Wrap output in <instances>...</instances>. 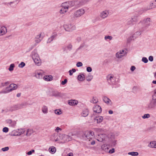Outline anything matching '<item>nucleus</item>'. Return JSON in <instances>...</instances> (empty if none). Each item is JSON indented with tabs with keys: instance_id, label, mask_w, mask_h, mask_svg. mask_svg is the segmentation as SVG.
Masks as SVG:
<instances>
[{
	"instance_id": "55",
	"label": "nucleus",
	"mask_w": 156,
	"mask_h": 156,
	"mask_svg": "<svg viewBox=\"0 0 156 156\" xmlns=\"http://www.w3.org/2000/svg\"><path fill=\"white\" fill-rule=\"evenodd\" d=\"M115 149L114 148H112L111 150H110L109 151V153L110 154H112L114 152Z\"/></svg>"
},
{
	"instance_id": "32",
	"label": "nucleus",
	"mask_w": 156,
	"mask_h": 156,
	"mask_svg": "<svg viewBox=\"0 0 156 156\" xmlns=\"http://www.w3.org/2000/svg\"><path fill=\"white\" fill-rule=\"evenodd\" d=\"M52 78V77L51 76H45L44 77V80L47 81H49L51 80Z\"/></svg>"
},
{
	"instance_id": "3",
	"label": "nucleus",
	"mask_w": 156,
	"mask_h": 156,
	"mask_svg": "<svg viewBox=\"0 0 156 156\" xmlns=\"http://www.w3.org/2000/svg\"><path fill=\"white\" fill-rule=\"evenodd\" d=\"M43 34V33L41 32L36 36L34 39L35 43L32 45V48H34L41 42L44 37Z\"/></svg>"
},
{
	"instance_id": "62",
	"label": "nucleus",
	"mask_w": 156,
	"mask_h": 156,
	"mask_svg": "<svg viewBox=\"0 0 156 156\" xmlns=\"http://www.w3.org/2000/svg\"><path fill=\"white\" fill-rule=\"evenodd\" d=\"M69 75L70 76H71V75H73V73L72 72V70H70L69 71Z\"/></svg>"
},
{
	"instance_id": "27",
	"label": "nucleus",
	"mask_w": 156,
	"mask_h": 156,
	"mask_svg": "<svg viewBox=\"0 0 156 156\" xmlns=\"http://www.w3.org/2000/svg\"><path fill=\"white\" fill-rule=\"evenodd\" d=\"M85 78V76L83 74H80L78 76V80L80 81H83L84 80Z\"/></svg>"
},
{
	"instance_id": "26",
	"label": "nucleus",
	"mask_w": 156,
	"mask_h": 156,
	"mask_svg": "<svg viewBox=\"0 0 156 156\" xmlns=\"http://www.w3.org/2000/svg\"><path fill=\"white\" fill-rule=\"evenodd\" d=\"M148 146L151 148H156V141H152L149 144Z\"/></svg>"
},
{
	"instance_id": "36",
	"label": "nucleus",
	"mask_w": 156,
	"mask_h": 156,
	"mask_svg": "<svg viewBox=\"0 0 156 156\" xmlns=\"http://www.w3.org/2000/svg\"><path fill=\"white\" fill-rule=\"evenodd\" d=\"M131 19L132 20L135 22L138 20V16H134L132 17Z\"/></svg>"
},
{
	"instance_id": "54",
	"label": "nucleus",
	"mask_w": 156,
	"mask_h": 156,
	"mask_svg": "<svg viewBox=\"0 0 156 156\" xmlns=\"http://www.w3.org/2000/svg\"><path fill=\"white\" fill-rule=\"evenodd\" d=\"M67 82V80L66 79H65L64 81H63L61 82V84L62 85L65 84Z\"/></svg>"
},
{
	"instance_id": "41",
	"label": "nucleus",
	"mask_w": 156,
	"mask_h": 156,
	"mask_svg": "<svg viewBox=\"0 0 156 156\" xmlns=\"http://www.w3.org/2000/svg\"><path fill=\"white\" fill-rule=\"evenodd\" d=\"M62 130V129L59 127H57L56 129H55V131L58 133L59 132L61 131Z\"/></svg>"
},
{
	"instance_id": "53",
	"label": "nucleus",
	"mask_w": 156,
	"mask_h": 156,
	"mask_svg": "<svg viewBox=\"0 0 156 156\" xmlns=\"http://www.w3.org/2000/svg\"><path fill=\"white\" fill-rule=\"evenodd\" d=\"M9 84V82L8 81V82H6L5 83H2V86H5L8 85Z\"/></svg>"
},
{
	"instance_id": "5",
	"label": "nucleus",
	"mask_w": 156,
	"mask_h": 156,
	"mask_svg": "<svg viewBox=\"0 0 156 156\" xmlns=\"http://www.w3.org/2000/svg\"><path fill=\"white\" fill-rule=\"evenodd\" d=\"M65 30L68 32H72L76 29V26L73 24H66L63 26Z\"/></svg>"
},
{
	"instance_id": "57",
	"label": "nucleus",
	"mask_w": 156,
	"mask_h": 156,
	"mask_svg": "<svg viewBox=\"0 0 156 156\" xmlns=\"http://www.w3.org/2000/svg\"><path fill=\"white\" fill-rule=\"evenodd\" d=\"M152 99H156V93L154 92V94L152 96Z\"/></svg>"
},
{
	"instance_id": "11",
	"label": "nucleus",
	"mask_w": 156,
	"mask_h": 156,
	"mask_svg": "<svg viewBox=\"0 0 156 156\" xmlns=\"http://www.w3.org/2000/svg\"><path fill=\"white\" fill-rule=\"evenodd\" d=\"M156 7V0L151 1L149 6L144 9L143 10V12L146 11L148 10L151 9L153 8Z\"/></svg>"
},
{
	"instance_id": "14",
	"label": "nucleus",
	"mask_w": 156,
	"mask_h": 156,
	"mask_svg": "<svg viewBox=\"0 0 156 156\" xmlns=\"http://www.w3.org/2000/svg\"><path fill=\"white\" fill-rule=\"evenodd\" d=\"M126 50H122L118 51L116 54V56L117 58H120L126 55Z\"/></svg>"
},
{
	"instance_id": "64",
	"label": "nucleus",
	"mask_w": 156,
	"mask_h": 156,
	"mask_svg": "<svg viewBox=\"0 0 156 156\" xmlns=\"http://www.w3.org/2000/svg\"><path fill=\"white\" fill-rule=\"evenodd\" d=\"M108 113L109 114H112L113 113V111L112 110H109L108 111Z\"/></svg>"
},
{
	"instance_id": "25",
	"label": "nucleus",
	"mask_w": 156,
	"mask_h": 156,
	"mask_svg": "<svg viewBox=\"0 0 156 156\" xmlns=\"http://www.w3.org/2000/svg\"><path fill=\"white\" fill-rule=\"evenodd\" d=\"M103 100L104 102L107 104L112 105V102L111 100L106 97H104Z\"/></svg>"
},
{
	"instance_id": "39",
	"label": "nucleus",
	"mask_w": 156,
	"mask_h": 156,
	"mask_svg": "<svg viewBox=\"0 0 156 156\" xmlns=\"http://www.w3.org/2000/svg\"><path fill=\"white\" fill-rule=\"evenodd\" d=\"M94 130L98 133H102L104 131V130L101 129L96 128L94 129Z\"/></svg>"
},
{
	"instance_id": "42",
	"label": "nucleus",
	"mask_w": 156,
	"mask_h": 156,
	"mask_svg": "<svg viewBox=\"0 0 156 156\" xmlns=\"http://www.w3.org/2000/svg\"><path fill=\"white\" fill-rule=\"evenodd\" d=\"M55 113L56 114L59 115L61 114V112L59 110L57 109L55 111Z\"/></svg>"
},
{
	"instance_id": "8",
	"label": "nucleus",
	"mask_w": 156,
	"mask_h": 156,
	"mask_svg": "<svg viewBox=\"0 0 156 156\" xmlns=\"http://www.w3.org/2000/svg\"><path fill=\"white\" fill-rule=\"evenodd\" d=\"M108 83L111 85H115L116 83L115 78L113 76L111 75H108L107 77Z\"/></svg>"
},
{
	"instance_id": "9",
	"label": "nucleus",
	"mask_w": 156,
	"mask_h": 156,
	"mask_svg": "<svg viewBox=\"0 0 156 156\" xmlns=\"http://www.w3.org/2000/svg\"><path fill=\"white\" fill-rule=\"evenodd\" d=\"M141 34L140 32L137 31L129 37L127 39L128 42H129L132 40H133Z\"/></svg>"
},
{
	"instance_id": "52",
	"label": "nucleus",
	"mask_w": 156,
	"mask_h": 156,
	"mask_svg": "<svg viewBox=\"0 0 156 156\" xmlns=\"http://www.w3.org/2000/svg\"><path fill=\"white\" fill-rule=\"evenodd\" d=\"M87 71L88 72H90L92 71V69L90 67H88L87 68Z\"/></svg>"
},
{
	"instance_id": "10",
	"label": "nucleus",
	"mask_w": 156,
	"mask_h": 156,
	"mask_svg": "<svg viewBox=\"0 0 156 156\" xmlns=\"http://www.w3.org/2000/svg\"><path fill=\"white\" fill-rule=\"evenodd\" d=\"M85 136L88 139H91L94 136V133L93 131H87L84 133Z\"/></svg>"
},
{
	"instance_id": "56",
	"label": "nucleus",
	"mask_w": 156,
	"mask_h": 156,
	"mask_svg": "<svg viewBox=\"0 0 156 156\" xmlns=\"http://www.w3.org/2000/svg\"><path fill=\"white\" fill-rule=\"evenodd\" d=\"M148 59L151 62H152L153 60V58L152 56H150L149 57Z\"/></svg>"
},
{
	"instance_id": "21",
	"label": "nucleus",
	"mask_w": 156,
	"mask_h": 156,
	"mask_svg": "<svg viewBox=\"0 0 156 156\" xmlns=\"http://www.w3.org/2000/svg\"><path fill=\"white\" fill-rule=\"evenodd\" d=\"M94 111L97 113H100L102 111L101 107L99 105H96L93 108Z\"/></svg>"
},
{
	"instance_id": "29",
	"label": "nucleus",
	"mask_w": 156,
	"mask_h": 156,
	"mask_svg": "<svg viewBox=\"0 0 156 156\" xmlns=\"http://www.w3.org/2000/svg\"><path fill=\"white\" fill-rule=\"evenodd\" d=\"M88 115V110L87 109H85L81 113L82 116L84 117L87 116Z\"/></svg>"
},
{
	"instance_id": "24",
	"label": "nucleus",
	"mask_w": 156,
	"mask_h": 156,
	"mask_svg": "<svg viewBox=\"0 0 156 156\" xmlns=\"http://www.w3.org/2000/svg\"><path fill=\"white\" fill-rule=\"evenodd\" d=\"M103 117L101 116H98L94 118V120L95 121H96L97 123H99L101 122L103 120Z\"/></svg>"
},
{
	"instance_id": "37",
	"label": "nucleus",
	"mask_w": 156,
	"mask_h": 156,
	"mask_svg": "<svg viewBox=\"0 0 156 156\" xmlns=\"http://www.w3.org/2000/svg\"><path fill=\"white\" fill-rule=\"evenodd\" d=\"M135 23L131 19L129 20L127 22V24L128 25H133Z\"/></svg>"
},
{
	"instance_id": "38",
	"label": "nucleus",
	"mask_w": 156,
	"mask_h": 156,
	"mask_svg": "<svg viewBox=\"0 0 156 156\" xmlns=\"http://www.w3.org/2000/svg\"><path fill=\"white\" fill-rule=\"evenodd\" d=\"M150 117V115L149 114H145L142 116L143 119H147Z\"/></svg>"
},
{
	"instance_id": "18",
	"label": "nucleus",
	"mask_w": 156,
	"mask_h": 156,
	"mask_svg": "<svg viewBox=\"0 0 156 156\" xmlns=\"http://www.w3.org/2000/svg\"><path fill=\"white\" fill-rule=\"evenodd\" d=\"M156 106V99H153L150 101L148 105V108L149 109L154 108Z\"/></svg>"
},
{
	"instance_id": "16",
	"label": "nucleus",
	"mask_w": 156,
	"mask_h": 156,
	"mask_svg": "<svg viewBox=\"0 0 156 156\" xmlns=\"http://www.w3.org/2000/svg\"><path fill=\"white\" fill-rule=\"evenodd\" d=\"M35 76L38 79L42 78L43 76V72L41 70H37L36 71L35 73Z\"/></svg>"
},
{
	"instance_id": "19",
	"label": "nucleus",
	"mask_w": 156,
	"mask_h": 156,
	"mask_svg": "<svg viewBox=\"0 0 156 156\" xmlns=\"http://www.w3.org/2000/svg\"><path fill=\"white\" fill-rule=\"evenodd\" d=\"M50 139L51 140L55 142L59 141V136H58V134L55 133H53L51 135Z\"/></svg>"
},
{
	"instance_id": "44",
	"label": "nucleus",
	"mask_w": 156,
	"mask_h": 156,
	"mask_svg": "<svg viewBox=\"0 0 156 156\" xmlns=\"http://www.w3.org/2000/svg\"><path fill=\"white\" fill-rule=\"evenodd\" d=\"M112 37L111 36H105V39L106 40H107L108 39H109L110 40H111L112 39Z\"/></svg>"
},
{
	"instance_id": "34",
	"label": "nucleus",
	"mask_w": 156,
	"mask_h": 156,
	"mask_svg": "<svg viewBox=\"0 0 156 156\" xmlns=\"http://www.w3.org/2000/svg\"><path fill=\"white\" fill-rule=\"evenodd\" d=\"M98 101V100L96 98H93L90 101V102L93 103H96Z\"/></svg>"
},
{
	"instance_id": "4",
	"label": "nucleus",
	"mask_w": 156,
	"mask_h": 156,
	"mask_svg": "<svg viewBox=\"0 0 156 156\" xmlns=\"http://www.w3.org/2000/svg\"><path fill=\"white\" fill-rule=\"evenodd\" d=\"M85 10L83 9H79L76 11L72 15L74 19H76L83 16L85 13Z\"/></svg>"
},
{
	"instance_id": "43",
	"label": "nucleus",
	"mask_w": 156,
	"mask_h": 156,
	"mask_svg": "<svg viewBox=\"0 0 156 156\" xmlns=\"http://www.w3.org/2000/svg\"><path fill=\"white\" fill-rule=\"evenodd\" d=\"M11 135L12 136H18L19 135L17 133V132H16L15 131H13L12 132V133L11 134Z\"/></svg>"
},
{
	"instance_id": "50",
	"label": "nucleus",
	"mask_w": 156,
	"mask_h": 156,
	"mask_svg": "<svg viewBox=\"0 0 156 156\" xmlns=\"http://www.w3.org/2000/svg\"><path fill=\"white\" fill-rule=\"evenodd\" d=\"M76 66L78 67H80L83 66V64L81 62H78L77 63Z\"/></svg>"
},
{
	"instance_id": "20",
	"label": "nucleus",
	"mask_w": 156,
	"mask_h": 156,
	"mask_svg": "<svg viewBox=\"0 0 156 156\" xmlns=\"http://www.w3.org/2000/svg\"><path fill=\"white\" fill-rule=\"evenodd\" d=\"M6 122L9 125V126L11 127H14L16 123V122L15 121H13L10 119L6 120Z\"/></svg>"
},
{
	"instance_id": "28",
	"label": "nucleus",
	"mask_w": 156,
	"mask_h": 156,
	"mask_svg": "<svg viewBox=\"0 0 156 156\" xmlns=\"http://www.w3.org/2000/svg\"><path fill=\"white\" fill-rule=\"evenodd\" d=\"M48 150L51 153L54 154L56 151V148L55 147L51 146L49 148Z\"/></svg>"
},
{
	"instance_id": "15",
	"label": "nucleus",
	"mask_w": 156,
	"mask_h": 156,
	"mask_svg": "<svg viewBox=\"0 0 156 156\" xmlns=\"http://www.w3.org/2000/svg\"><path fill=\"white\" fill-rule=\"evenodd\" d=\"M107 136L105 134L100 133L98 134L97 136V140L99 141L102 142L107 138Z\"/></svg>"
},
{
	"instance_id": "23",
	"label": "nucleus",
	"mask_w": 156,
	"mask_h": 156,
	"mask_svg": "<svg viewBox=\"0 0 156 156\" xmlns=\"http://www.w3.org/2000/svg\"><path fill=\"white\" fill-rule=\"evenodd\" d=\"M68 103L70 105L74 106L77 105L78 104V102L76 100L71 99L68 100Z\"/></svg>"
},
{
	"instance_id": "58",
	"label": "nucleus",
	"mask_w": 156,
	"mask_h": 156,
	"mask_svg": "<svg viewBox=\"0 0 156 156\" xmlns=\"http://www.w3.org/2000/svg\"><path fill=\"white\" fill-rule=\"evenodd\" d=\"M35 132L34 131L33 129H30V135L32 133H33Z\"/></svg>"
},
{
	"instance_id": "48",
	"label": "nucleus",
	"mask_w": 156,
	"mask_h": 156,
	"mask_svg": "<svg viewBox=\"0 0 156 156\" xmlns=\"http://www.w3.org/2000/svg\"><path fill=\"white\" fill-rule=\"evenodd\" d=\"M142 61L145 63H147L148 61V59L146 57H143L142 59Z\"/></svg>"
},
{
	"instance_id": "6",
	"label": "nucleus",
	"mask_w": 156,
	"mask_h": 156,
	"mask_svg": "<svg viewBox=\"0 0 156 156\" xmlns=\"http://www.w3.org/2000/svg\"><path fill=\"white\" fill-rule=\"evenodd\" d=\"M68 3L66 2L63 3L62 5V8L59 11V12L61 14H64L67 11L70 6L68 5Z\"/></svg>"
},
{
	"instance_id": "33",
	"label": "nucleus",
	"mask_w": 156,
	"mask_h": 156,
	"mask_svg": "<svg viewBox=\"0 0 156 156\" xmlns=\"http://www.w3.org/2000/svg\"><path fill=\"white\" fill-rule=\"evenodd\" d=\"M129 155H131L132 156H137L138 155V153L137 152H131L128 153Z\"/></svg>"
},
{
	"instance_id": "59",
	"label": "nucleus",
	"mask_w": 156,
	"mask_h": 156,
	"mask_svg": "<svg viewBox=\"0 0 156 156\" xmlns=\"http://www.w3.org/2000/svg\"><path fill=\"white\" fill-rule=\"evenodd\" d=\"M135 69V67L134 66H131V70L132 71H133Z\"/></svg>"
},
{
	"instance_id": "31",
	"label": "nucleus",
	"mask_w": 156,
	"mask_h": 156,
	"mask_svg": "<svg viewBox=\"0 0 156 156\" xmlns=\"http://www.w3.org/2000/svg\"><path fill=\"white\" fill-rule=\"evenodd\" d=\"M51 95L52 96L56 97L60 96V93L56 91H53L51 93Z\"/></svg>"
},
{
	"instance_id": "40",
	"label": "nucleus",
	"mask_w": 156,
	"mask_h": 156,
	"mask_svg": "<svg viewBox=\"0 0 156 156\" xmlns=\"http://www.w3.org/2000/svg\"><path fill=\"white\" fill-rule=\"evenodd\" d=\"M25 65V63L23 62H22L19 65L18 67L20 68H22L24 67Z\"/></svg>"
},
{
	"instance_id": "45",
	"label": "nucleus",
	"mask_w": 156,
	"mask_h": 156,
	"mask_svg": "<svg viewBox=\"0 0 156 156\" xmlns=\"http://www.w3.org/2000/svg\"><path fill=\"white\" fill-rule=\"evenodd\" d=\"M54 39L51 37H49L47 41V43H51Z\"/></svg>"
},
{
	"instance_id": "30",
	"label": "nucleus",
	"mask_w": 156,
	"mask_h": 156,
	"mask_svg": "<svg viewBox=\"0 0 156 156\" xmlns=\"http://www.w3.org/2000/svg\"><path fill=\"white\" fill-rule=\"evenodd\" d=\"M42 112L44 114H46L48 112V108L47 106L44 105L42 108L41 109Z\"/></svg>"
},
{
	"instance_id": "49",
	"label": "nucleus",
	"mask_w": 156,
	"mask_h": 156,
	"mask_svg": "<svg viewBox=\"0 0 156 156\" xmlns=\"http://www.w3.org/2000/svg\"><path fill=\"white\" fill-rule=\"evenodd\" d=\"M57 36V34L56 33H53L51 37L53 39L55 38Z\"/></svg>"
},
{
	"instance_id": "12",
	"label": "nucleus",
	"mask_w": 156,
	"mask_h": 156,
	"mask_svg": "<svg viewBox=\"0 0 156 156\" xmlns=\"http://www.w3.org/2000/svg\"><path fill=\"white\" fill-rule=\"evenodd\" d=\"M151 20L150 18H147L140 21L139 23L143 25L144 27H147L150 25Z\"/></svg>"
},
{
	"instance_id": "1",
	"label": "nucleus",
	"mask_w": 156,
	"mask_h": 156,
	"mask_svg": "<svg viewBox=\"0 0 156 156\" xmlns=\"http://www.w3.org/2000/svg\"><path fill=\"white\" fill-rule=\"evenodd\" d=\"M31 56L36 65L39 66L41 65V61L36 50H34L32 52Z\"/></svg>"
},
{
	"instance_id": "47",
	"label": "nucleus",
	"mask_w": 156,
	"mask_h": 156,
	"mask_svg": "<svg viewBox=\"0 0 156 156\" xmlns=\"http://www.w3.org/2000/svg\"><path fill=\"white\" fill-rule=\"evenodd\" d=\"M2 131L4 132L7 133L9 131V129L7 127H5L3 129Z\"/></svg>"
},
{
	"instance_id": "17",
	"label": "nucleus",
	"mask_w": 156,
	"mask_h": 156,
	"mask_svg": "<svg viewBox=\"0 0 156 156\" xmlns=\"http://www.w3.org/2000/svg\"><path fill=\"white\" fill-rule=\"evenodd\" d=\"M0 36H3L7 33V29L4 26H0Z\"/></svg>"
},
{
	"instance_id": "51",
	"label": "nucleus",
	"mask_w": 156,
	"mask_h": 156,
	"mask_svg": "<svg viewBox=\"0 0 156 156\" xmlns=\"http://www.w3.org/2000/svg\"><path fill=\"white\" fill-rule=\"evenodd\" d=\"M9 147H5L4 148H3L2 149V150L3 151H7L9 150Z\"/></svg>"
},
{
	"instance_id": "60",
	"label": "nucleus",
	"mask_w": 156,
	"mask_h": 156,
	"mask_svg": "<svg viewBox=\"0 0 156 156\" xmlns=\"http://www.w3.org/2000/svg\"><path fill=\"white\" fill-rule=\"evenodd\" d=\"M66 156H73V153H70L68 154Z\"/></svg>"
},
{
	"instance_id": "63",
	"label": "nucleus",
	"mask_w": 156,
	"mask_h": 156,
	"mask_svg": "<svg viewBox=\"0 0 156 156\" xmlns=\"http://www.w3.org/2000/svg\"><path fill=\"white\" fill-rule=\"evenodd\" d=\"M34 152V150H32L31 151H30V155L31 154L33 153Z\"/></svg>"
},
{
	"instance_id": "22",
	"label": "nucleus",
	"mask_w": 156,
	"mask_h": 156,
	"mask_svg": "<svg viewBox=\"0 0 156 156\" xmlns=\"http://www.w3.org/2000/svg\"><path fill=\"white\" fill-rule=\"evenodd\" d=\"M73 45L71 44H69L63 48L64 51L67 52V51H70L72 48Z\"/></svg>"
},
{
	"instance_id": "46",
	"label": "nucleus",
	"mask_w": 156,
	"mask_h": 156,
	"mask_svg": "<svg viewBox=\"0 0 156 156\" xmlns=\"http://www.w3.org/2000/svg\"><path fill=\"white\" fill-rule=\"evenodd\" d=\"M109 137H110V138L111 139H114L115 138V134L112 133H110V135H109Z\"/></svg>"
},
{
	"instance_id": "13",
	"label": "nucleus",
	"mask_w": 156,
	"mask_h": 156,
	"mask_svg": "<svg viewBox=\"0 0 156 156\" xmlns=\"http://www.w3.org/2000/svg\"><path fill=\"white\" fill-rule=\"evenodd\" d=\"M109 14V11L108 10H105L101 12L100 14V17L104 19L107 18Z\"/></svg>"
},
{
	"instance_id": "61",
	"label": "nucleus",
	"mask_w": 156,
	"mask_h": 156,
	"mask_svg": "<svg viewBox=\"0 0 156 156\" xmlns=\"http://www.w3.org/2000/svg\"><path fill=\"white\" fill-rule=\"evenodd\" d=\"M112 144L113 145H115L116 144V140H113L112 141Z\"/></svg>"
},
{
	"instance_id": "35",
	"label": "nucleus",
	"mask_w": 156,
	"mask_h": 156,
	"mask_svg": "<svg viewBox=\"0 0 156 156\" xmlns=\"http://www.w3.org/2000/svg\"><path fill=\"white\" fill-rule=\"evenodd\" d=\"M14 67L15 65L14 64H12L10 65L8 69L10 71H13Z\"/></svg>"
},
{
	"instance_id": "2",
	"label": "nucleus",
	"mask_w": 156,
	"mask_h": 156,
	"mask_svg": "<svg viewBox=\"0 0 156 156\" xmlns=\"http://www.w3.org/2000/svg\"><path fill=\"white\" fill-rule=\"evenodd\" d=\"M71 134L66 135L64 134L61 133L59 134V141L62 143H64L69 141L72 140V137L70 136Z\"/></svg>"
},
{
	"instance_id": "7",
	"label": "nucleus",
	"mask_w": 156,
	"mask_h": 156,
	"mask_svg": "<svg viewBox=\"0 0 156 156\" xmlns=\"http://www.w3.org/2000/svg\"><path fill=\"white\" fill-rule=\"evenodd\" d=\"M17 87V85L15 84L12 83L10 84L9 87H7L5 91L4 92L5 93L10 92L14 90H16Z\"/></svg>"
}]
</instances>
